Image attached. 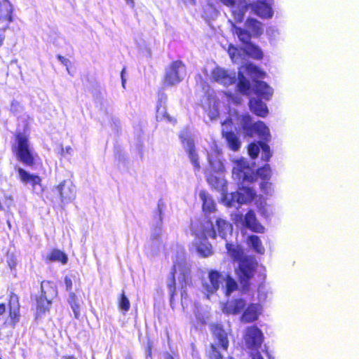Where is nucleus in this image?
I'll return each mask as SVG.
<instances>
[{"instance_id":"obj_4","label":"nucleus","mask_w":359,"mask_h":359,"mask_svg":"<svg viewBox=\"0 0 359 359\" xmlns=\"http://www.w3.org/2000/svg\"><path fill=\"white\" fill-rule=\"evenodd\" d=\"M242 128L245 133L252 137L256 133L260 138L267 141L270 138V132L266 124L261 121L252 123V118L249 114H244L241 117Z\"/></svg>"},{"instance_id":"obj_28","label":"nucleus","mask_w":359,"mask_h":359,"mask_svg":"<svg viewBox=\"0 0 359 359\" xmlns=\"http://www.w3.org/2000/svg\"><path fill=\"white\" fill-rule=\"evenodd\" d=\"M41 294L47 299L53 300L57 296V290L53 283L43 281L41 284Z\"/></svg>"},{"instance_id":"obj_8","label":"nucleus","mask_w":359,"mask_h":359,"mask_svg":"<svg viewBox=\"0 0 359 359\" xmlns=\"http://www.w3.org/2000/svg\"><path fill=\"white\" fill-rule=\"evenodd\" d=\"M172 268L175 269V273L180 271L179 282L180 284L181 295H187V287L192 285L191 270L185 260L177 261L174 263Z\"/></svg>"},{"instance_id":"obj_23","label":"nucleus","mask_w":359,"mask_h":359,"mask_svg":"<svg viewBox=\"0 0 359 359\" xmlns=\"http://www.w3.org/2000/svg\"><path fill=\"white\" fill-rule=\"evenodd\" d=\"M249 107L251 111L257 116L265 117L269 113L268 108L260 99L250 98Z\"/></svg>"},{"instance_id":"obj_50","label":"nucleus","mask_w":359,"mask_h":359,"mask_svg":"<svg viewBox=\"0 0 359 359\" xmlns=\"http://www.w3.org/2000/svg\"><path fill=\"white\" fill-rule=\"evenodd\" d=\"M7 262L11 269L14 268L17 263L16 259L13 255H8Z\"/></svg>"},{"instance_id":"obj_31","label":"nucleus","mask_w":359,"mask_h":359,"mask_svg":"<svg viewBox=\"0 0 359 359\" xmlns=\"http://www.w3.org/2000/svg\"><path fill=\"white\" fill-rule=\"evenodd\" d=\"M246 242L255 252L261 255L264 254V248L259 236L256 235H250L247 238Z\"/></svg>"},{"instance_id":"obj_19","label":"nucleus","mask_w":359,"mask_h":359,"mask_svg":"<svg viewBox=\"0 0 359 359\" xmlns=\"http://www.w3.org/2000/svg\"><path fill=\"white\" fill-rule=\"evenodd\" d=\"M225 248L228 255L233 263H239L246 256L245 255L243 248L239 244L226 242Z\"/></svg>"},{"instance_id":"obj_47","label":"nucleus","mask_w":359,"mask_h":359,"mask_svg":"<svg viewBox=\"0 0 359 359\" xmlns=\"http://www.w3.org/2000/svg\"><path fill=\"white\" fill-rule=\"evenodd\" d=\"M269 180L262 181L260 184L261 190L266 194H269L271 190V183Z\"/></svg>"},{"instance_id":"obj_52","label":"nucleus","mask_w":359,"mask_h":359,"mask_svg":"<svg viewBox=\"0 0 359 359\" xmlns=\"http://www.w3.org/2000/svg\"><path fill=\"white\" fill-rule=\"evenodd\" d=\"M58 60L62 63L64 65L67 66L69 63V61L68 59L64 57L63 56L58 55L57 56Z\"/></svg>"},{"instance_id":"obj_49","label":"nucleus","mask_w":359,"mask_h":359,"mask_svg":"<svg viewBox=\"0 0 359 359\" xmlns=\"http://www.w3.org/2000/svg\"><path fill=\"white\" fill-rule=\"evenodd\" d=\"M153 342L151 340H148L147 342V346H146V353L147 355L149 358L152 357V348H153Z\"/></svg>"},{"instance_id":"obj_59","label":"nucleus","mask_w":359,"mask_h":359,"mask_svg":"<svg viewBox=\"0 0 359 359\" xmlns=\"http://www.w3.org/2000/svg\"><path fill=\"white\" fill-rule=\"evenodd\" d=\"M192 160H193V163H194V165H196L198 168V165L197 164V160H198V158H192Z\"/></svg>"},{"instance_id":"obj_32","label":"nucleus","mask_w":359,"mask_h":359,"mask_svg":"<svg viewBox=\"0 0 359 359\" xmlns=\"http://www.w3.org/2000/svg\"><path fill=\"white\" fill-rule=\"evenodd\" d=\"M238 81L237 83L238 91L243 95H249L251 88L250 81L243 76L242 73L238 74Z\"/></svg>"},{"instance_id":"obj_45","label":"nucleus","mask_w":359,"mask_h":359,"mask_svg":"<svg viewBox=\"0 0 359 359\" xmlns=\"http://www.w3.org/2000/svg\"><path fill=\"white\" fill-rule=\"evenodd\" d=\"M210 165L213 172H219L223 170V165L219 158H209Z\"/></svg>"},{"instance_id":"obj_9","label":"nucleus","mask_w":359,"mask_h":359,"mask_svg":"<svg viewBox=\"0 0 359 359\" xmlns=\"http://www.w3.org/2000/svg\"><path fill=\"white\" fill-rule=\"evenodd\" d=\"M246 306V302L242 298H233L226 300L222 305V311L227 316L240 314Z\"/></svg>"},{"instance_id":"obj_56","label":"nucleus","mask_w":359,"mask_h":359,"mask_svg":"<svg viewBox=\"0 0 359 359\" xmlns=\"http://www.w3.org/2000/svg\"><path fill=\"white\" fill-rule=\"evenodd\" d=\"M126 3L129 4L130 6L133 7L135 5V2L133 0H126Z\"/></svg>"},{"instance_id":"obj_29","label":"nucleus","mask_w":359,"mask_h":359,"mask_svg":"<svg viewBox=\"0 0 359 359\" xmlns=\"http://www.w3.org/2000/svg\"><path fill=\"white\" fill-rule=\"evenodd\" d=\"M199 197L203 201V210L204 212L210 213L215 211V204L213 200L209 197L205 191H201Z\"/></svg>"},{"instance_id":"obj_60","label":"nucleus","mask_w":359,"mask_h":359,"mask_svg":"<svg viewBox=\"0 0 359 359\" xmlns=\"http://www.w3.org/2000/svg\"><path fill=\"white\" fill-rule=\"evenodd\" d=\"M4 41V38L0 35V46L2 45Z\"/></svg>"},{"instance_id":"obj_20","label":"nucleus","mask_w":359,"mask_h":359,"mask_svg":"<svg viewBox=\"0 0 359 359\" xmlns=\"http://www.w3.org/2000/svg\"><path fill=\"white\" fill-rule=\"evenodd\" d=\"M180 139L189 157H196L197 150L191 135L187 133H182L180 135Z\"/></svg>"},{"instance_id":"obj_57","label":"nucleus","mask_w":359,"mask_h":359,"mask_svg":"<svg viewBox=\"0 0 359 359\" xmlns=\"http://www.w3.org/2000/svg\"><path fill=\"white\" fill-rule=\"evenodd\" d=\"M24 160V162L27 164H29V163H31V161H32V158H22Z\"/></svg>"},{"instance_id":"obj_12","label":"nucleus","mask_w":359,"mask_h":359,"mask_svg":"<svg viewBox=\"0 0 359 359\" xmlns=\"http://www.w3.org/2000/svg\"><path fill=\"white\" fill-rule=\"evenodd\" d=\"M210 330L213 337L218 341L220 347L227 351L229 346V337L223 326L219 323H212L210 325Z\"/></svg>"},{"instance_id":"obj_30","label":"nucleus","mask_w":359,"mask_h":359,"mask_svg":"<svg viewBox=\"0 0 359 359\" xmlns=\"http://www.w3.org/2000/svg\"><path fill=\"white\" fill-rule=\"evenodd\" d=\"M222 274L218 271L210 270L208 272V278L210 283V288L208 290L211 292H216L219 288L222 279Z\"/></svg>"},{"instance_id":"obj_14","label":"nucleus","mask_w":359,"mask_h":359,"mask_svg":"<svg viewBox=\"0 0 359 359\" xmlns=\"http://www.w3.org/2000/svg\"><path fill=\"white\" fill-rule=\"evenodd\" d=\"M166 100L167 96L164 94L161 95L158 100L156 110V121L166 123H175V120L168 114L166 109Z\"/></svg>"},{"instance_id":"obj_15","label":"nucleus","mask_w":359,"mask_h":359,"mask_svg":"<svg viewBox=\"0 0 359 359\" xmlns=\"http://www.w3.org/2000/svg\"><path fill=\"white\" fill-rule=\"evenodd\" d=\"M240 320L244 323H250L256 321L260 314V306L257 304H250L241 312Z\"/></svg>"},{"instance_id":"obj_63","label":"nucleus","mask_w":359,"mask_h":359,"mask_svg":"<svg viewBox=\"0 0 359 359\" xmlns=\"http://www.w3.org/2000/svg\"><path fill=\"white\" fill-rule=\"evenodd\" d=\"M227 359H234V358H233V357H231V356H229V357L227 358Z\"/></svg>"},{"instance_id":"obj_43","label":"nucleus","mask_w":359,"mask_h":359,"mask_svg":"<svg viewBox=\"0 0 359 359\" xmlns=\"http://www.w3.org/2000/svg\"><path fill=\"white\" fill-rule=\"evenodd\" d=\"M208 357L209 359H223V356L215 344H210Z\"/></svg>"},{"instance_id":"obj_51","label":"nucleus","mask_w":359,"mask_h":359,"mask_svg":"<svg viewBox=\"0 0 359 359\" xmlns=\"http://www.w3.org/2000/svg\"><path fill=\"white\" fill-rule=\"evenodd\" d=\"M222 4L226 6L229 8H233L235 6L236 1V0H219Z\"/></svg>"},{"instance_id":"obj_62","label":"nucleus","mask_w":359,"mask_h":359,"mask_svg":"<svg viewBox=\"0 0 359 359\" xmlns=\"http://www.w3.org/2000/svg\"><path fill=\"white\" fill-rule=\"evenodd\" d=\"M126 359H133V358H132L131 356L128 355V356H127V357L126 358Z\"/></svg>"},{"instance_id":"obj_41","label":"nucleus","mask_w":359,"mask_h":359,"mask_svg":"<svg viewBox=\"0 0 359 359\" xmlns=\"http://www.w3.org/2000/svg\"><path fill=\"white\" fill-rule=\"evenodd\" d=\"M245 69L248 74H255L257 77L262 78L265 76L264 72L260 70L257 66L252 63L248 64Z\"/></svg>"},{"instance_id":"obj_39","label":"nucleus","mask_w":359,"mask_h":359,"mask_svg":"<svg viewBox=\"0 0 359 359\" xmlns=\"http://www.w3.org/2000/svg\"><path fill=\"white\" fill-rule=\"evenodd\" d=\"M49 259L53 262H60L62 264H66L67 262V255L59 250H53L49 256Z\"/></svg>"},{"instance_id":"obj_38","label":"nucleus","mask_w":359,"mask_h":359,"mask_svg":"<svg viewBox=\"0 0 359 359\" xmlns=\"http://www.w3.org/2000/svg\"><path fill=\"white\" fill-rule=\"evenodd\" d=\"M68 302L71 305L75 318H78L80 315V304L76 294L73 292H69Z\"/></svg>"},{"instance_id":"obj_18","label":"nucleus","mask_w":359,"mask_h":359,"mask_svg":"<svg viewBox=\"0 0 359 359\" xmlns=\"http://www.w3.org/2000/svg\"><path fill=\"white\" fill-rule=\"evenodd\" d=\"M245 226L255 233H263L265 231L264 226L259 222L252 210H249L245 215Z\"/></svg>"},{"instance_id":"obj_55","label":"nucleus","mask_w":359,"mask_h":359,"mask_svg":"<svg viewBox=\"0 0 359 359\" xmlns=\"http://www.w3.org/2000/svg\"><path fill=\"white\" fill-rule=\"evenodd\" d=\"M6 311V306L4 304H0V316H2Z\"/></svg>"},{"instance_id":"obj_13","label":"nucleus","mask_w":359,"mask_h":359,"mask_svg":"<svg viewBox=\"0 0 359 359\" xmlns=\"http://www.w3.org/2000/svg\"><path fill=\"white\" fill-rule=\"evenodd\" d=\"M62 202L69 203L76 197V189L74 185L69 181H63L57 187Z\"/></svg>"},{"instance_id":"obj_25","label":"nucleus","mask_w":359,"mask_h":359,"mask_svg":"<svg viewBox=\"0 0 359 359\" xmlns=\"http://www.w3.org/2000/svg\"><path fill=\"white\" fill-rule=\"evenodd\" d=\"M222 137L225 139L227 147L231 151H237L239 150L241 146V142L239 140L238 136L233 131H224L222 132Z\"/></svg>"},{"instance_id":"obj_3","label":"nucleus","mask_w":359,"mask_h":359,"mask_svg":"<svg viewBox=\"0 0 359 359\" xmlns=\"http://www.w3.org/2000/svg\"><path fill=\"white\" fill-rule=\"evenodd\" d=\"M252 8L253 13L262 19H269L272 18L273 11L270 4L266 3L265 1L258 0L252 4H246L244 5L241 11L236 15V13L233 12L235 19L237 22H240L243 20L245 13L249 8Z\"/></svg>"},{"instance_id":"obj_27","label":"nucleus","mask_w":359,"mask_h":359,"mask_svg":"<svg viewBox=\"0 0 359 359\" xmlns=\"http://www.w3.org/2000/svg\"><path fill=\"white\" fill-rule=\"evenodd\" d=\"M216 226H217V230L218 231L219 236L222 238L226 240L227 233L229 232H231L233 227L232 225L229 223L227 221L221 219L217 218L216 219Z\"/></svg>"},{"instance_id":"obj_21","label":"nucleus","mask_w":359,"mask_h":359,"mask_svg":"<svg viewBox=\"0 0 359 359\" xmlns=\"http://www.w3.org/2000/svg\"><path fill=\"white\" fill-rule=\"evenodd\" d=\"M17 141L18 157H33V153L29 148V145L27 137L25 135L20 134L17 136Z\"/></svg>"},{"instance_id":"obj_1","label":"nucleus","mask_w":359,"mask_h":359,"mask_svg":"<svg viewBox=\"0 0 359 359\" xmlns=\"http://www.w3.org/2000/svg\"><path fill=\"white\" fill-rule=\"evenodd\" d=\"M235 163L236 166L233 168V174L243 182H253L257 177L262 181L269 180L271 177V170L268 164L257 169L255 172L254 164L250 165L247 163L245 158H238L235 161Z\"/></svg>"},{"instance_id":"obj_7","label":"nucleus","mask_w":359,"mask_h":359,"mask_svg":"<svg viewBox=\"0 0 359 359\" xmlns=\"http://www.w3.org/2000/svg\"><path fill=\"white\" fill-rule=\"evenodd\" d=\"M243 340L248 349L258 351L263 343L264 334L262 330L257 326H249L245 329Z\"/></svg>"},{"instance_id":"obj_33","label":"nucleus","mask_w":359,"mask_h":359,"mask_svg":"<svg viewBox=\"0 0 359 359\" xmlns=\"http://www.w3.org/2000/svg\"><path fill=\"white\" fill-rule=\"evenodd\" d=\"M168 289L170 293V301L172 302L175 297L177 294V287H176V279H175V269L172 268V270L170 273L168 283L167 284Z\"/></svg>"},{"instance_id":"obj_26","label":"nucleus","mask_w":359,"mask_h":359,"mask_svg":"<svg viewBox=\"0 0 359 359\" xmlns=\"http://www.w3.org/2000/svg\"><path fill=\"white\" fill-rule=\"evenodd\" d=\"M256 197V192L252 188L243 187L237 192V201L238 203H248L253 201Z\"/></svg>"},{"instance_id":"obj_24","label":"nucleus","mask_w":359,"mask_h":359,"mask_svg":"<svg viewBox=\"0 0 359 359\" xmlns=\"http://www.w3.org/2000/svg\"><path fill=\"white\" fill-rule=\"evenodd\" d=\"M11 13L12 6L8 2L0 3V25H2V28L7 27L12 21Z\"/></svg>"},{"instance_id":"obj_58","label":"nucleus","mask_w":359,"mask_h":359,"mask_svg":"<svg viewBox=\"0 0 359 359\" xmlns=\"http://www.w3.org/2000/svg\"><path fill=\"white\" fill-rule=\"evenodd\" d=\"M165 359H175L174 357L170 354H167L165 356Z\"/></svg>"},{"instance_id":"obj_11","label":"nucleus","mask_w":359,"mask_h":359,"mask_svg":"<svg viewBox=\"0 0 359 359\" xmlns=\"http://www.w3.org/2000/svg\"><path fill=\"white\" fill-rule=\"evenodd\" d=\"M196 236L201 241H207L208 238L215 239L217 231L214 224L210 219L201 222L199 229L196 233Z\"/></svg>"},{"instance_id":"obj_5","label":"nucleus","mask_w":359,"mask_h":359,"mask_svg":"<svg viewBox=\"0 0 359 359\" xmlns=\"http://www.w3.org/2000/svg\"><path fill=\"white\" fill-rule=\"evenodd\" d=\"M234 33L237 35L238 39L243 45V49L245 53L250 57L255 60H262L263 53L261 48L251 42L250 35L244 28L233 26Z\"/></svg>"},{"instance_id":"obj_17","label":"nucleus","mask_w":359,"mask_h":359,"mask_svg":"<svg viewBox=\"0 0 359 359\" xmlns=\"http://www.w3.org/2000/svg\"><path fill=\"white\" fill-rule=\"evenodd\" d=\"M246 32L250 35V39L252 37L259 38L264 33L263 24L258 20L253 18H248L245 22Z\"/></svg>"},{"instance_id":"obj_34","label":"nucleus","mask_w":359,"mask_h":359,"mask_svg":"<svg viewBox=\"0 0 359 359\" xmlns=\"http://www.w3.org/2000/svg\"><path fill=\"white\" fill-rule=\"evenodd\" d=\"M196 250L203 257H208L213 254L212 245L207 241L198 243L196 246Z\"/></svg>"},{"instance_id":"obj_40","label":"nucleus","mask_w":359,"mask_h":359,"mask_svg":"<svg viewBox=\"0 0 359 359\" xmlns=\"http://www.w3.org/2000/svg\"><path fill=\"white\" fill-rule=\"evenodd\" d=\"M18 298L15 294L11 295L10 316L11 317V318H15L17 316V311L18 309Z\"/></svg>"},{"instance_id":"obj_6","label":"nucleus","mask_w":359,"mask_h":359,"mask_svg":"<svg viewBox=\"0 0 359 359\" xmlns=\"http://www.w3.org/2000/svg\"><path fill=\"white\" fill-rule=\"evenodd\" d=\"M185 65L180 60L172 61L166 68L163 79L165 86H173L182 81L180 75L182 70L185 71Z\"/></svg>"},{"instance_id":"obj_2","label":"nucleus","mask_w":359,"mask_h":359,"mask_svg":"<svg viewBox=\"0 0 359 359\" xmlns=\"http://www.w3.org/2000/svg\"><path fill=\"white\" fill-rule=\"evenodd\" d=\"M257 266V262L252 256H245L238 263L235 273L243 291L246 292L250 290V280L255 276Z\"/></svg>"},{"instance_id":"obj_16","label":"nucleus","mask_w":359,"mask_h":359,"mask_svg":"<svg viewBox=\"0 0 359 359\" xmlns=\"http://www.w3.org/2000/svg\"><path fill=\"white\" fill-rule=\"evenodd\" d=\"M212 79L224 86H230L235 82V78L231 76L226 70L221 67H215L211 73Z\"/></svg>"},{"instance_id":"obj_61","label":"nucleus","mask_w":359,"mask_h":359,"mask_svg":"<svg viewBox=\"0 0 359 359\" xmlns=\"http://www.w3.org/2000/svg\"><path fill=\"white\" fill-rule=\"evenodd\" d=\"M182 2L184 3H187V2H191V1H194V0H181Z\"/></svg>"},{"instance_id":"obj_44","label":"nucleus","mask_w":359,"mask_h":359,"mask_svg":"<svg viewBox=\"0 0 359 359\" xmlns=\"http://www.w3.org/2000/svg\"><path fill=\"white\" fill-rule=\"evenodd\" d=\"M248 154L250 157H257L260 151V145L259 141L257 142H251L248 146Z\"/></svg>"},{"instance_id":"obj_53","label":"nucleus","mask_w":359,"mask_h":359,"mask_svg":"<svg viewBox=\"0 0 359 359\" xmlns=\"http://www.w3.org/2000/svg\"><path fill=\"white\" fill-rule=\"evenodd\" d=\"M126 68L123 67L121 72V83L123 88H125V84L126 82V79L124 77V73H125Z\"/></svg>"},{"instance_id":"obj_42","label":"nucleus","mask_w":359,"mask_h":359,"mask_svg":"<svg viewBox=\"0 0 359 359\" xmlns=\"http://www.w3.org/2000/svg\"><path fill=\"white\" fill-rule=\"evenodd\" d=\"M245 69L248 74H255L257 77L262 78L265 76L264 72L260 70L257 66L252 63L248 64Z\"/></svg>"},{"instance_id":"obj_36","label":"nucleus","mask_w":359,"mask_h":359,"mask_svg":"<svg viewBox=\"0 0 359 359\" xmlns=\"http://www.w3.org/2000/svg\"><path fill=\"white\" fill-rule=\"evenodd\" d=\"M117 306L118 309L121 310L123 313H126L130 310V303L123 291L118 297Z\"/></svg>"},{"instance_id":"obj_48","label":"nucleus","mask_w":359,"mask_h":359,"mask_svg":"<svg viewBox=\"0 0 359 359\" xmlns=\"http://www.w3.org/2000/svg\"><path fill=\"white\" fill-rule=\"evenodd\" d=\"M65 287H66V290L67 291H69L72 292V277L70 276H65Z\"/></svg>"},{"instance_id":"obj_22","label":"nucleus","mask_w":359,"mask_h":359,"mask_svg":"<svg viewBox=\"0 0 359 359\" xmlns=\"http://www.w3.org/2000/svg\"><path fill=\"white\" fill-rule=\"evenodd\" d=\"M255 93L261 98L269 100L272 97L273 90L266 82L256 80L254 86Z\"/></svg>"},{"instance_id":"obj_46","label":"nucleus","mask_w":359,"mask_h":359,"mask_svg":"<svg viewBox=\"0 0 359 359\" xmlns=\"http://www.w3.org/2000/svg\"><path fill=\"white\" fill-rule=\"evenodd\" d=\"M260 149L262 152V157H271L272 154L268 144L265 142L259 141Z\"/></svg>"},{"instance_id":"obj_37","label":"nucleus","mask_w":359,"mask_h":359,"mask_svg":"<svg viewBox=\"0 0 359 359\" xmlns=\"http://www.w3.org/2000/svg\"><path fill=\"white\" fill-rule=\"evenodd\" d=\"M224 279L226 281L224 293L229 296L238 289V284L230 274H226Z\"/></svg>"},{"instance_id":"obj_54","label":"nucleus","mask_w":359,"mask_h":359,"mask_svg":"<svg viewBox=\"0 0 359 359\" xmlns=\"http://www.w3.org/2000/svg\"><path fill=\"white\" fill-rule=\"evenodd\" d=\"M252 359H264L263 357L261 355L260 353H259V352L252 354Z\"/></svg>"},{"instance_id":"obj_35","label":"nucleus","mask_w":359,"mask_h":359,"mask_svg":"<svg viewBox=\"0 0 359 359\" xmlns=\"http://www.w3.org/2000/svg\"><path fill=\"white\" fill-rule=\"evenodd\" d=\"M51 299H47L43 295L41 294L36 299V310L37 313H44L48 309L51 304Z\"/></svg>"},{"instance_id":"obj_10","label":"nucleus","mask_w":359,"mask_h":359,"mask_svg":"<svg viewBox=\"0 0 359 359\" xmlns=\"http://www.w3.org/2000/svg\"><path fill=\"white\" fill-rule=\"evenodd\" d=\"M18 172L20 180L23 184L32 186L34 192L39 193L42 191L41 179L39 176L30 174L20 168L18 169Z\"/></svg>"}]
</instances>
